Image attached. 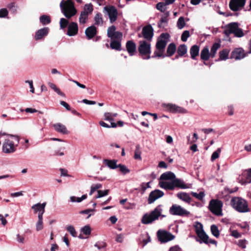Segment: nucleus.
I'll list each match as a JSON object with an SVG mask.
<instances>
[{
	"mask_svg": "<svg viewBox=\"0 0 251 251\" xmlns=\"http://www.w3.org/2000/svg\"><path fill=\"white\" fill-rule=\"evenodd\" d=\"M118 168H120V171L123 173L124 175L126 174L129 173L130 172V170L127 168L126 165L120 164L118 165Z\"/></svg>",
	"mask_w": 251,
	"mask_h": 251,
	"instance_id": "nucleus-46",
	"label": "nucleus"
},
{
	"mask_svg": "<svg viewBox=\"0 0 251 251\" xmlns=\"http://www.w3.org/2000/svg\"><path fill=\"white\" fill-rule=\"evenodd\" d=\"M158 240L161 243H166L173 240L175 236L171 233L162 230H159L157 232Z\"/></svg>",
	"mask_w": 251,
	"mask_h": 251,
	"instance_id": "nucleus-10",
	"label": "nucleus"
},
{
	"mask_svg": "<svg viewBox=\"0 0 251 251\" xmlns=\"http://www.w3.org/2000/svg\"><path fill=\"white\" fill-rule=\"evenodd\" d=\"M160 179L162 180L159 182V186L166 190H174L175 187L181 189H187L189 187L185 184L181 179L176 178L175 174L172 172H166L162 174Z\"/></svg>",
	"mask_w": 251,
	"mask_h": 251,
	"instance_id": "nucleus-1",
	"label": "nucleus"
},
{
	"mask_svg": "<svg viewBox=\"0 0 251 251\" xmlns=\"http://www.w3.org/2000/svg\"><path fill=\"white\" fill-rule=\"evenodd\" d=\"M170 37L168 33H162L156 44V48L159 51H163Z\"/></svg>",
	"mask_w": 251,
	"mask_h": 251,
	"instance_id": "nucleus-11",
	"label": "nucleus"
},
{
	"mask_svg": "<svg viewBox=\"0 0 251 251\" xmlns=\"http://www.w3.org/2000/svg\"><path fill=\"white\" fill-rule=\"evenodd\" d=\"M186 25L184 18L183 17H180L177 22V27L178 29H182Z\"/></svg>",
	"mask_w": 251,
	"mask_h": 251,
	"instance_id": "nucleus-39",
	"label": "nucleus"
},
{
	"mask_svg": "<svg viewBox=\"0 0 251 251\" xmlns=\"http://www.w3.org/2000/svg\"><path fill=\"white\" fill-rule=\"evenodd\" d=\"M211 231L212 234L216 237H218L220 235L219 230L218 227L215 225H212L211 226Z\"/></svg>",
	"mask_w": 251,
	"mask_h": 251,
	"instance_id": "nucleus-42",
	"label": "nucleus"
},
{
	"mask_svg": "<svg viewBox=\"0 0 251 251\" xmlns=\"http://www.w3.org/2000/svg\"><path fill=\"white\" fill-rule=\"evenodd\" d=\"M68 21L65 18H61L60 20V26L61 29L65 28L68 25Z\"/></svg>",
	"mask_w": 251,
	"mask_h": 251,
	"instance_id": "nucleus-55",
	"label": "nucleus"
},
{
	"mask_svg": "<svg viewBox=\"0 0 251 251\" xmlns=\"http://www.w3.org/2000/svg\"><path fill=\"white\" fill-rule=\"evenodd\" d=\"M103 163L111 169H115L118 168V165H117V161L116 160H109L104 159Z\"/></svg>",
	"mask_w": 251,
	"mask_h": 251,
	"instance_id": "nucleus-27",
	"label": "nucleus"
},
{
	"mask_svg": "<svg viewBox=\"0 0 251 251\" xmlns=\"http://www.w3.org/2000/svg\"><path fill=\"white\" fill-rule=\"evenodd\" d=\"M40 21L43 25H45L50 23V19L49 16L44 15L40 17Z\"/></svg>",
	"mask_w": 251,
	"mask_h": 251,
	"instance_id": "nucleus-40",
	"label": "nucleus"
},
{
	"mask_svg": "<svg viewBox=\"0 0 251 251\" xmlns=\"http://www.w3.org/2000/svg\"><path fill=\"white\" fill-rule=\"evenodd\" d=\"M229 50L227 49L223 50L219 52L218 61L226 60L228 58Z\"/></svg>",
	"mask_w": 251,
	"mask_h": 251,
	"instance_id": "nucleus-30",
	"label": "nucleus"
},
{
	"mask_svg": "<svg viewBox=\"0 0 251 251\" xmlns=\"http://www.w3.org/2000/svg\"><path fill=\"white\" fill-rule=\"evenodd\" d=\"M176 51V46L175 44L172 43L170 44L167 49V54L166 55L167 56H172Z\"/></svg>",
	"mask_w": 251,
	"mask_h": 251,
	"instance_id": "nucleus-31",
	"label": "nucleus"
},
{
	"mask_svg": "<svg viewBox=\"0 0 251 251\" xmlns=\"http://www.w3.org/2000/svg\"><path fill=\"white\" fill-rule=\"evenodd\" d=\"M164 193L163 191L156 189L154 191H151L149 196L148 198V203L151 204L154 201H155L157 199L162 197L164 195Z\"/></svg>",
	"mask_w": 251,
	"mask_h": 251,
	"instance_id": "nucleus-16",
	"label": "nucleus"
},
{
	"mask_svg": "<svg viewBox=\"0 0 251 251\" xmlns=\"http://www.w3.org/2000/svg\"><path fill=\"white\" fill-rule=\"evenodd\" d=\"M106 244L103 242H98L95 244V247L99 250L103 249L105 248Z\"/></svg>",
	"mask_w": 251,
	"mask_h": 251,
	"instance_id": "nucleus-59",
	"label": "nucleus"
},
{
	"mask_svg": "<svg viewBox=\"0 0 251 251\" xmlns=\"http://www.w3.org/2000/svg\"><path fill=\"white\" fill-rule=\"evenodd\" d=\"M104 10L107 12L111 23L115 22L118 17V11L114 6H105Z\"/></svg>",
	"mask_w": 251,
	"mask_h": 251,
	"instance_id": "nucleus-14",
	"label": "nucleus"
},
{
	"mask_svg": "<svg viewBox=\"0 0 251 251\" xmlns=\"http://www.w3.org/2000/svg\"><path fill=\"white\" fill-rule=\"evenodd\" d=\"M61 12L68 19L71 18L76 13L74 4L71 0H62L60 3Z\"/></svg>",
	"mask_w": 251,
	"mask_h": 251,
	"instance_id": "nucleus-2",
	"label": "nucleus"
},
{
	"mask_svg": "<svg viewBox=\"0 0 251 251\" xmlns=\"http://www.w3.org/2000/svg\"><path fill=\"white\" fill-rule=\"evenodd\" d=\"M162 212V205H158L150 213H146L142 218L141 222L146 225L150 224L153 221L157 220L161 215Z\"/></svg>",
	"mask_w": 251,
	"mask_h": 251,
	"instance_id": "nucleus-4",
	"label": "nucleus"
},
{
	"mask_svg": "<svg viewBox=\"0 0 251 251\" xmlns=\"http://www.w3.org/2000/svg\"><path fill=\"white\" fill-rule=\"evenodd\" d=\"M126 49L129 55L132 56L136 50V44L132 40L128 41L126 43Z\"/></svg>",
	"mask_w": 251,
	"mask_h": 251,
	"instance_id": "nucleus-21",
	"label": "nucleus"
},
{
	"mask_svg": "<svg viewBox=\"0 0 251 251\" xmlns=\"http://www.w3.org/2000/svg\"><path fill=\"white\" fill-rule=\"evenodd\" d=\"M221 152V148H218L215 151H214L211 157V160L213 161L216 159L218 158L219 157V154Z\"/></svg>",
	"mask_w": 251,
	"mask_h": 251,
	"instance_id": "nucleus-50",
	"label": "nucleus"
},
{
	"mask_svg": "<svg viewBox=\"0 0 251 251\" xmlns=\"http://www.w3.org/2000/svg\"><path fill=\"white\" fill-rule=\"evenodd\" d=\"M87 198V195H83L81 196L80 198H76L75 196H72L70 197V201H71L74 202H80L83 200H85Z\"/></svg>",
	"mask_w": 251,
	"mask_h": 251,
	"instance_id": "nucleus-41",
	"label": "nucleus"
},
{
	"mask_svg": "<svg viewBox=\"0 0 251 251\" xmlns=\"http://www.w3.org/2000/svg\"><path fill=\"white\" fill-rule=\"evenodd\" d=\"M211 57L209 49L207 47L204 48L201 52V59L206 61Z\"/></svg>",
	"mask_w": 251,
	"mask_h": 251,
	"instance_id": "nucleus-28",
	"label": "nucleus"
},
{
	"mask_svg": "<svg viewBox=\"0 0 251 251\" xmlns=\"http://www.w3.org/2000/svg\"><path fill=\"white\" fill-rule=\"evenodd\" d=\"M170 213L172 215L182 217H188L190 214L189 211L182 207L180 205L173 204L169 209Z\"/></svg>",
	"mask_w": 251,
	"mask_h": 251,
	"instance_id": "nucleus-8",
	"label": "nucleus"
},
{
	"mask_svg": "<svg viewBox=\"0 0 251 251\" xmlns=\"http://www.w3.org/2000/svg\"><path fill=\"white\" fill-rule=\"evenodd\" d=\"M46 202L43 203H38L32 206L31 208L33 210L35 213H44L45 211Z\"/></svg>",
	"mask_w": 251,
	"mask_h": 251,
	"instance_id": "nucleus-23",
	"label": "nucleus"
},
{
	"mask_svg": "<svg viewBox=\"0 0 251 251\" xmlns=\"http://www.w3.org/2000/svg\"><path fill=\"white\" fill-rule=\"evenodd\" d=\"M168 19L167 18H166V17H165L164 16H162L161 18L160 21L158 23V27H159V28L164 27L163 24V23L167 24L168 23Z\"/></svg>",
	"mask_w": 251,
	"mask_h": 251,
	"instance_id": "nucleus-54",
	"label": "nucleus"
},
{
	"mask_svg": "<svg viewBox=\"0 0 251 251\" xmlns=\"http://www.w3.org/2000/svg\"><path fill=\"white\" fill-rule=\"evenodd\" d=\"M108 190H105L104 191L98 190V195L96 197V199H98L105 196L108 195Z\"/></svg>",
	"mask_w": 251,
	"mask_h": 251,
	"instance_id": "nucleus-52",
	"label": "nucleus"
},
{
	"mask_svg": "<svg viewBox=\"0 0 251 251\" xmlns=\"http://www.w3.org/2000/svg\"><path fill=\"white\" fill-rule=\"evenodd\" d=\"M220 47V44L217 43H215L213 44V45H212V46L211 47L210 53V54L212 58H213L215 57V54L217 52V51Z\"/></svg>",
	"mask_w": 251,
	"mask_h": 251,
	"instance_id": "nucleus-35",
	"label": "nucleus"
},
{
	"mask_svg": "<svg viewBox=\"0 0 251 251\" xmlns=\"http://www.w3.org/2000/svg\"><path fill=\"white\" fill-rule=\"evenodd\" d=\"M67 230L73 237H76V232L73 226H69L67 227Z\"/></svg>",
	"mask_w": 251,
	"mask_h": 251,
	"instance_id": "nucleus-56",
	"label": "nucleus"
},
{
	"mask_svg": "<svg viewBox=\"0 0 251 251\" xmlns=\"http://www.w3.org/2000/svg\"><path fill=\"white\" fill-rule=\"evenodd\" d=\"M81 232L86 235H89L91 232V228L89 226L86 225L81 228Z\"/></svg>",
	"mask_w": 251,
	"mask_h": 251,
	"instance_id": "nucleus-44",
	"label": "nucleus"
},
{
	"mask_svg": "<svg viewBox=\"0 0 251 251\" xmlns=\"http://www.w3.org/2000/svg\"><path fill=\"white\" fill-rule=\"evenodd\" d=\"M101 187L102 185L100 183H97L95 185H92L91 187L89 195H92L96 190L100 188Z\"/></svg>",
	"mask_w": 251,
	"mask_h": 251,
	"instance_id": "nucleus-53",
	"label": "nucleus"
},
{
	"mask_svg": "<svg viewBox=\"0 0 251 251\" xmlns=\"http://www.w3.org/2000/svg\"><path fill=\"white\" fill-rule=\"evenodd\" d=\"M141 154V151H140V147L139 145H137L136 146V149L134 151V158L135 159H138L139 160H141L142 159Z\"/></svg>",
	"mask_w": 251,
	"mask_h": 251,
	"instance_id": "nucleus-38",
	"label": "nucleus"
},
{
	"mask_svg": "<svg viewBox=\"0 0 251 251\" xmlns=\"http://www.w3.org/2000/svg\"><path fill=\"white\" fill-rule=\"evenodd\" d=\"M93 5L91 3L85 4L83 11H85L89 15L93 11Z\"/></svg>",
	"mask_w": 251,
	"mask_h": 251,
	"instance_id": "nucleus-51",
	"label": "nucleus"
},
{
	"mask_svg": "<svg viewBox=\"0 0 251 251\" xmlns=\"http://www.w3.org/2000/svg\"><path fill=\"white\" fill-rule=\"evenodd\" d=\"M55 130L59 133L65 134L68 133L66 126L61 123H57L53 125Z\"/></svg>",
	"mask_w": 251,
	"mask_h": 251,
	"instance_id": "nucleus-24",
	"label": "nucleus"
},
{
	"mask_svg": "<svg viewBox=\"0 0 251 251\" xmlns=\"http://www.w3.org/2000/svg\"><path fill=\"white\" fill-rule=\"evenodd\" d=\"M0 134L2 135H6L8 137L14 138L17 142L16 146H18V145L19 144V141H20V138H19V136H18L17 135L8 134H6V133H4V132L1 133Z\"/></svg>",
	"mask_w": 251,
	"mask_h": 251,
	"instance_id": "nucleus-58",
	"label": "nucleus"
},
{
	"mask_svg": "<svg viewBox=\"0 0 251 251\" xmlns=\"http://www.w3.org/2000/svg\"><path fill=\"white\" fill-rule=\"evenodd\" d=\"M88 15L85 11H81L79 18V23L80 24H85L88 20Z\"/></svg>",
	"mask_w": 251,
	"mask_h": 251,
	"instance_id": "nucleus-33",
	"label": "nucleus"
},
{
	"mask_svg": "<svg viewBox=\"0 0 251 251\" xmlns=\"http://www.w3.org/2000/svg\"><path fill=\"white\" fill-rule=\"evenodd\" d=\"M97 29L94 25L87 27L85 31L86 36L88 40L92 39L97 34Z\"/></svg>",
	"mask_w": 251,
	"mask_h": 251,
	"instance_id": "nucleus-20",
	"label": "nucleus"
},
{
	"mask_svg": "<svg viewBox=\"0 0 251 251\" xmlns=\"http://www.w3.org/2000/svg\"><path fill=\"white\" fill-rule=\"evenodd\" d=\"M99 124L104 127L109 128V127H116L117 126V124L114 122H111L110 126L108 125L106 123H104L103 121H100L99 122Z\"/></svg>",
	"mask_w": 251,
	"mask_h": 251,
	"instance_id": "nucleus-47",
	"label": "nucleus"
},
{
	"mask_svg": "<svg viewBox=\"0 0 251 251\" xmlns=\"http://www.w3.org/2000/svg\"><path fill=\"white\" fill-rule=\"evenodd\" d=\"M191 195L199 199V200H202L204 197L205 196L204 193L203 192H200L199 193H197L196 192H191Z\"/></svg>",
	"mask_w": 251,
	"mask_h": 251,
	"instance_id": "nucleus-48",
	"label": "nucleus"
},
{
	"mask_svg": "<svg viewBox=\"0 0 251 251\" xmlns=\"http://www.w3.org/2000/svg\"><path fill=\"white\" fill-rule=\"evenodd\" d=\"M104 120L106 121H109L111 122H113L114 121L113 119L112 118V116H111V114L110 112H107L105 113L104 115Z\"/></svg>",
	"mask_w": 251,
	"mask_h": 251,
	"instance_id": "nucleus-61",
	"label": "nucleus"
},
{
	"mask_svg": "<svg viewBox=\"0 0 251 251\" xmlns=\"http://www.w3.org/2000/svg\"><path fill=\"white\" fill-rule=\"evenodd\" d=\"M43 228V221H38L36 225V228L37 231H39L42 229Z\"/></svg>",
	"mask_w": 251,
	"mask_h": 251,
	"instance_id": "nucleus-63",
	"label": "nucleus"
},
{
	"mask_svg": "<svg viewBox=\"0 0 251 251\" xmlns=\"http://www.w3.org/2000/svg\"><path fill=\"white\" fill-rule=\"evenodd\" d=\"M190 36V32L188 30H185L183 32L181 36V40L183 42H186L188 38Z\"/></svg>",
	"mask_w": 251,
	"mask_h": 251,
	"instance_id": "nucleus-57",
	"label": "nucleus"
},
{
	"mask_svg": "<svg viewBox=\"0 0 251 251\" xmlns=\"http://www.w3.org/2000/svg\"><path fill=\"white\" fill-rule=\"evenodd\" d=\"M94 20H95V25H102L103 20L102 18V15L100 13H98L96 15V16L94 18Z\"/></svg>",
	"mask_w": 251,
	"mask_h": 251,
	"instance_id": "nucleus-37",
	"label": "nucleus"
},
{
	"mask_svg": "<svg viewBox=\"0 0 251 251\" xmlns=\"http://www.w3.org/2000/svg\"><path fill=\"white\" fill-rule=\"evenodd\" d=\"M151 41L141 40L139 42L138 51L143 57L144 59H149L151 58Z\"/></svg>",
	"mask_w": 251,
	"mask_h": 251,
	"instance_id": "nucleus-6",
	"label": "nucleus"
},
{
	"mask_svg": "<svg viewBox=\"0 0 251 251\" xmlns=\"http://www.w3.org/2000/svg\"><path fill=\"white\" fill-rule=\"evenodd\" d=\"M199 237L202 241V242L206 244H208V240L209 237L206 234L205 232L198 235Z\"/></svg>",
	"mask_w": 251,
	"mask_h": 251,
	"instance_id": "nucleus-49",
	"label": "nucleus"
},
{
	"mask_svg": "<svg viewBox=\"0 0 251 251\" xmlns=\"http://www.w3.org/2000/svg\"><path fill=\"white\" fill-rule=\"evenodd\" d=\"M49 86L55 92H56L58 95L65 97V94L62 93L59 88H58L55 84L52 83H49Z\"/></svg>",
	"mask_w": 251,
	"mask_h": 251,
	"instance_id": "nucleus-45",
	"label": "nucleus"
},
{
	"mask_svg": "<svg viewBox=\"0 0 251 251\" xmlns=\"http://www.w3.org/2000/svg\"><path fill=\"white\" fill-rule=\"evenodd\" d=\"M244 178H242V183L246 184L251 182V169L248 172V173L243 176Z\"/></svg>",
	"mask_w": 251,
	"mask_h": 251,
	"instance_id": "nucleus-34",
	"label": "nucleus"
},
{
	"mask_svg": "<svg viewBox=\"0 0 251 251\" xmlns=\"http://www.w3.org/2000/svg\"><path fill=\"white\" fill-rule=\"evenodd\" d=\"M166 107L172 112H178L182 113H186V110L185 109L175 104L169 103L166 105Z\"/></svg>",
	"mask_w": 251,
	"mask_h": 251,
	"instance_id": "nucleus-22",
	"label": "nucleus"
},
{
	"mask_svg": "<svg viewBox=\"0 0 251 251\" xmlns=\"http://www.w3.org/2000/svg\"><path fill=\"white\" fill-rule=\"evenodd\" d=\"M224 33L226 36H229L233 33L235 37L239 38L244 35L242 29L239 27L238 23L235 22L231 23L226 25L225 27Z\"/></svg>",
	"mask_w": 251,
	"mask_h": 251,
	"instance_id": "nucleus-5",
	"label": "nucleus"
},
{
	"mask_svg": "<svg viewBox=\"0 0 251 251\" xmlns=\"http://www.w3.org/2000/svg\"><path fill=\"white\" fill-rule=\"evenodd\" d=\"M245 3L246 0H230L229 7L232 11H237L242 9Z\"/></svg>",
	"mask_w": 251,
	"mask_h": 251,
	"instance_id": "nucleus-15",
	"label": "nucleus"
},
{
	"mask_svg": "<svg viewBox=\"0 0 251 251\" xmlns=\"http://www.w3.org/2000/svg\"><path fill=\"white\" fill-rule=\"evenodd\" d=\"M49 32V27H44L40 29L37 31L35 35V39L38 40L42 39L44 37L46 36Z\"/></svg>",
	"mask_w": 251,
	"mask_h": 251,
	"instance_id": "nucleus-19",
	"label": "nucleus"
},
{
	"mask_svg": "<svg viewBox=\"0 0 251 251\" xmlns=\"http://www.w3.org/2000/svg\"><path fill=\"white\" fill-rule=\"evenodd\" d=\"M156 8L160 11L165 12L166 9V5L164 2H159L156 4Z\"/></svg>",
	"mask_w": 251,
	"mask_h": 251,
	"instance_id": "nucleus-43",
	"label": "nucleus"
},
{
	"mask_svg": "<svg viewBox=\"0 0 251 251\" xmlns=\"http://www.w3.org/2000/svg\"><path fill=\"white\" fill-rule=\"evenodd\" d=\"M200 50V48L197 45H193L191 47L190 50V53L191 54V57L192 59H196V56L199 55Z\"/></svg>",
	"mask_w": 251,
	"mask_h": 251,
	"instance_id": "nucleus-26",
	"label": "nucleus"
},
{
	"mask_svg": "<svg viewBox=\"0 0 251 251\" xmlns=\"http://www.w3.org/2000/svg\"><path fill=\"white\" fill-rule=\"evenodd\" d=\"M95 211L94 209H88L85 210H82L80 212V214H88V216L87 217V219H88L91 216V214H90V212H94Z\"/></svg>",
	"mask_w": 251,
	"mask_h": 251,
	"instance_id": "nucleus-60",
	"label": "nucleus"
},
{
	"mask_svg": "<svg viewBox=\"0 0 251 251\" xmlns=\"http://www.w3.org/2000/svg\"><path fill=\"white\" fill-rule=\"evenodd\" d=\"M169 251H182V249L178 245H176L171 247Z\"/></svg>",
	"mask_w": 251,
	"mask_h": 251,
	"instance_id": "nucleus-64",
	"label": "nucleus"
},
{
	"mask_svg": "<svg viewBox=\"0 0 251 251\" xmlns=\"http://www.w3.org/2000/svg\"><path fill=\"white\" fill-rule=\"evenodd\" d=\"M177 197L179 199L186 202L190 203L191 202V198H190L189 195L186 193H178L177 194Z\"/></svg>",
	"mask_w": 251,
	"mask_h": 251,
	"instance_id": "nucleus-29",
	"label": "nucleus"
},
{
	"mask_svg": "<svg viewBox=\"0 0 251 251\" xmlns=\"http://www.w3.org/2000/svg\"><path fill=\"white\" fill-rule=\"evenodd\" d=\"M195 228V231L197 234V235L202 233L204 232L203 229V226L201 223L199 222H196L194 226Z\"/></svg>",
	"mask_w": 251,
	"mask_h": 251,
	"instance_id": "nucleus-36",
	"label": "nucleus"
},
{
	"mask_svg": "<svg viewBox=\"0 0 251 251\" xmlns=\"http://www.w3.org/2000/svg\"><path fill=\"white\" fill-rule=\"evenodd\" d=\"M78 32V25L75 22H71L68 27L67 35L69 36H73L76 35Z\"/></svg>",
	"mask_w": 251,
	"mask_h": 251,
	"instance_id": "nucleus-18",
	"label": "nucleus"
},
{
	"mask_svg": "<svg viewBox=\"0 0 251 251\" xmlns=\"http://www.w3.org/2000/svg\"><path fill=\"white\" fill-rule=\"evenodd\" d=\"M245 56L244 50L242 49H236L233 50L230 54V58L239 60Z\"/></svg>",
	"mask_w": 251,
	"mask_h": 251,
	"instance_id": "nucleus-17",
	"label": "nucleus"
},
{
	"mask_svg": "<svg viewBox=\"0 0 251 251\" xmlns=\"http://www.w3.org/2000/svg\"><path fill=\"white\" fill-rule=\"evenodd\" d=\"M153 36V29L151 25H147L142 28V32L139 33V38L143 37L145 40L151 41Z\"/></svg>",
	"mask_w": 251,
	"mask_h": 251,
	"instance_id": "nucleus-9",
	"label": "nucleus"
},
{
	"mask_svg": "<svg viewBox=\"0 0 251 251\" xmlns=\"http://www.w3.org/2000/svg\"><path fill=\"white\" fill-rule=\"evenodd\" d=\"M121 41L119 40H112L110 44V48L113 50H121Z\"/></svg>",
	"mask_w": 251,
	"mask_h": 251,
	"instance_id": "nucleus-25",
	"label": "nucleus"
},
{
	"mask_svg": "<svg viewBox=\"0 0 251 251\" xmlns=\"http://www.w3.org/2000/svg\"><path fill=\"white\" fill-rule=\"evenodd\" d=\"M17 146L9 138H6L2 145V151L6 153H13L16 151Z\"/></svg>",
	"mask_w": 251,
	"mask_h": 251,
	"instance_id": "nucleus-12",
	"label": "nucleus"
},
{
	"mask_svg": "<svg viewBox=\"0 0 251 251\" xmlns=\"http://www.w3.org/2000/svg\"><path fill=\"white\" fill-rule=\"evenodd\" d=\"M8 14V11L6 9L2 8L0 10V18H4Z\"/></svg>",
	"mask_w": 251,
	"mask_h": 251,
	"instance_id": "nucleus-62",
	"label": "nucleus"
},
{
	"mask_svg": "<svg viewBox=\"0 0 251 251\" xmlns=\"http://www.w3.org/2000/svg\"><path fill=\"white\" fill-rule=\"evenodd\" d=\"M230 204L235 210L239 212L245 213L250 211L247 201L242 198L233 197L230 201Z\"/></svg>",
	"mask_w": 251,
	"mask_h": 251,
	"instance_id": "nucleus-3",
	"label": "nucleus"
},
{
	"mask_svg": "<svg viewBox=\"0 0 251 251\" xmlns=\"http://www.w3.org/2000/svg\"><path fill=\"white\" fill-rule=\"evenodd\" d=\"M116 28L114 25H112L108 28L107 36L111 40H122L123 37L122 32L116 30Z\"/></svg>",
	"mask_w": 251,
	"mask_h": 251,
	"instance_id": "nucleus-13",
	"label": "nucleus"
},
{
	"mask_svg": "<svg viewBox=\"0 0 251 251\" xmlns=\"http://www.w3.org/2000/svg\"><path fill=\"white\" fill-rule=\"evenodd\" d=\"M223 203L219 200H211L209 203L208 208L210 211L214 215L218 216H223L222 207Z\"/></svg>",
	"mask_w": 251,
	"mask_h": 251,
	"instance_id": "nucleus-7",
	"label": "nucleus"
},
{
	"mask_svg": "<svg viewBox=\"0 0 251 251\" xmlns=\"http://www.w3.org/2000/svg\"><path fill=\"white\" fill-rule=\"evenodd\" d=\"M187 46L185 44H182L178 47L177 52L179 56H183L187 53Z\"/></svg>",
	"mask_w": 251,
	"mask_h": 251,
	"instance_id": "nucleus-32",
	"label": "nucleus"
}]
</instances>
